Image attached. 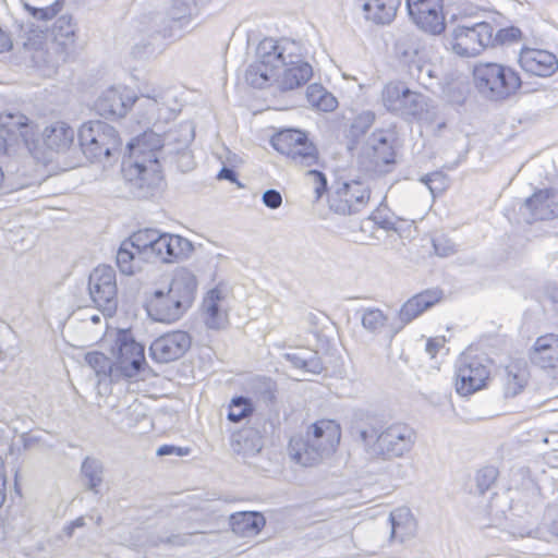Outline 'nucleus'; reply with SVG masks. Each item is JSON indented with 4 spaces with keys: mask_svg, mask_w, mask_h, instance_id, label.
Here are the masks:
<instances>
[{
    "mask_svg": "<svg viewBox=\"0 0 558 558\" xmlns=\"http://www.w3.org/2000/svg\"><path fill=\"white\" fill-rule=\"evenodd\" d=\"M191 449L189 447H178L174 445H162L157 449V456L165 457V456H178V457H184L190 453Z\"/></svg>",
    "mask_w": 558,
    "mask_h": 558,
    "instance_id": "53",
    "label": "nucleus"
},
{
    "mask_svg": "<svg viewBox=\"0 0 558 558\" xmlns=\"http://www.w3.org/2000/svg\"><path fill=\"white\" fill-rule=\"evenodd\" d=\"M492 361L486 356L463 353L456 363V391L468 397L486 387Z\"/></svg>",
    "mask_w": 558,
    "mask_h": 558,
    "instance_id": "12",
    "label": "nucleus"
},
{
    "mask_svg": "<svg viewBox=\"0 0 558 558\" xmlns=\"http://www.w3.org/2000/svg\"><path fill=\"white\" fill-rule=\"evenodd\" d=\"M384 106L391 112L423 119L428 113L427 98L398 84H387L383 90Z\"/></svg>",
    "mask_w": 558,
    "mask_h": 558,
    "instance_id": "17",
    "label": "nucleus"
},
{
    "mask_svg": "<svg viewBox=\"0 0 558 558\" xmlns=\"http://www.w3.org/2000/svg\"><path fill=\"white\" fill-rule=\"evenodd\" d=\"M85 361L88 366L95 371L96 375L101 378L110 377L111 380H118L120 375H116L114 362L108 356L98 351L88 352L85 355Z\"/></svg>",
    "mask_w": 558,
    "mask_h": 558,
    "instance_id": "41",
    "label": "nucleus"
},
{
    "mask_svg": "<svg viewBox=\"0 0 558 558\" xmlns=\"http://www.w3.org/2000/svg\"><path fill=\"white\" fill-rule=\"evenodd\" d=\"M193 251L194 246L190 240L178 234L160 233L155 243L153 257L162 263H173L189 258Z\"/></svg>",
    "mask_w": 558,
    "mask_h": 558,
    "instance_id": "22",
    "label": "nucleus"
},
{
    "mask_svg": "<svg viewBox=\"0 0 558 558\" xmlns=\"http://www.w3.org/2000/svg\"><path fill=\"white\" fill-rule=\"evenodd\" d=\"M368 221H373L379 228L386 231H397V222L393 217L387 210V208L378 207L376 208L367 219Z\"/></svg>",
    "mask_w": 558,
    "mask_h": 558,
    "instance_id": "48",
    "label": "nucleus"
},
{
    "mask_svg": "<svg viewBox=\"0 0 558 558\" xmlns=\"http://www.w3.org/2000/svg\"><path fill=\"white\" fill-rule=\"evenodd\" d=\"M136 100H143L147 111L145 119L169 121L177 116V95L171 88H146L137 98L135 94L124 86H113L101 93L95 102L96 112L107 119L123 118Z\"/></svg>",
    "mask_w": 558,
    "mask_h": 558,
    "instance_id": "2",
    "label": "nucleus"
},
{
    "mask_svg": "<svg viewBox=\"0 0 558 558\" xmlns=\"http://www.w3.org/2000/svg\"><path fill=\"white\" fill-rule=\"evenodd\" d=\"M367 20L376 24H389L396 17L402 0H361Z\"/></svg>",
    "mask_w": 558,
    "mask_h": 558,
    "instance_id": "32",
    "label": "nucleus"
},
{
    "mask_svg": "<svg viewBox=\"0 0 558 558\" xmlns=\"http://www.w3.org/2000/svg\"><path fill=\"white\" fill-rule=\"evenodd\" d=\"M5 483L7 478L3 473V461L0 458V507L3 505L5 500Z\"/></svg>",
    "mask_w": 558,
    "mask_h": 558,
    "instance_id": "56",
    "label": "nucleus"
},
{
    "mask_svg": "<svg viewBox=\"0 0 558 558\" xmlns=\"http://www.w3.org/2000/svg\"><path fill=\"white\" fill-rule=\"evenodd\" d=\"M226 293L220 287L209 290L203 300V310L205 313V324L210 329H220L223 327L227 314L223 310Z\"/></svg>",
    "mask_w": 558,
    "mask_h": 558,
    "instance_id": "29",
    "label": "nucleus"
},
{
    "mask_svg": "<svg viewBox=\"0 0 558 558\" xmlns=\"http://www.w3.org/2000/svg\"><path fill=\"white\" fill-rule=\"evenodd\" d=\"M306 99L312 107L324 112H330L337 108L338 101L320 84H312L306 89Z\"/></svg>",
    "mask_w": 558,
    "mask_h": 558,
    "instance_id": "40",
    "label": "nucleus"
},
{
    "mask_svg": "<svg viewBox=\"0 0 558 558\" xmlns=\"http://www.w3.org/2000/svg\"><path fill=\"white\" fill-rule=\"evenodd\" d=\"M340 436V426L335 421H317L305 435L290 439L289 453L296 463L312 466L336 450Z\"/></svg>",
    "mask_w": 558,
    "mask_h": 558,
    "instance_id": "5",
    "label": "nucleus"
},
{
    "mask_svg": "<svg viewBox=\"0 0 558 558\" xmlns=\"http://www.w3.org/2000/svg\"><path fill=\"white\" fill-rule=\"evenodd\" d=\"M196 290V276L185 267L177 268L167 291L157 289L150 295L147 313L156 322L174 323L193 305Z\"/></svg>",
    "mask_w": 558,
    "mask_h": 558,
    "instance_id": "4",
    "label": "nucleus"
},
{
    "mask_svg": "<svg viewBox=\"0 0 558 558\" xmlns=\"http://www.w3.org/2000/svg\"><path fill=\"white\" fill-rule=\"evenodd\" d=\"M403 327H404V326H402V325H401L399 328H397V329H396V331H395V332H399V331H400V329H401V328H403Z\"/></svg>",
    "mask_w": 558,
    "mask_h": 558,
    "instance_id": "63",
    "label": "nucleus"
},
{
    "mask_svg": "<svg viewBox=\"0 0 558 558\" xmlns=\"http://www.w3.org/2000/svg\"><path fill=\"white\" fill-rule=\"evenodd\" d=\"M81 475L84 486L94 494L100 493L104 482L105 468L102 462L94 457H86L81 464Z\"/></svg>",
    "mask_w": 558,
    "mask_h": 558,
    "instance_id": "36",
    "label": "nucleus"
},
{
    "mask_svg": "<svg viewBox=\"0 0 558 558\" xmlns=\"http://www.w3.org/2000/svg\"><path fill=\"white\" fill-rule=\"evenodd\" d=\"M403 62L408 66L409 75L416 80L417 83L425 88H429L433 85L434 78H436L435 66L424 61L416 49L411 53L408 51L403 52Z\"/></svg>",
    "mask_w": 558,
    "mask_h": 558,
    "instance_id": "33",
    "label": "nucleus"
},
{
    "mask_svg": "<svg viewBox=\"0 0 558 558\" xmlns=\"http://www.w3.org/2000/svg\"><path fill=\"white\" fill-rule=\"evenodd\" d=\"M441 347V343L436 339H428L426 342V352L430 355V357H435L436 353L438 352L439 348Z\"/></svg>",
    "mask_w": 558,
    "mask_h": 558,
    "instance_id": "57",
    "label": "nucleus"
},
{
    "mask_svg": "<svg viewBox=\"0 0 558 558\" xmlns=\"http://www.w3.org/2000/svg\"><path fill=\"white\" fill-rule=\"evenodd\" d=\"M3 178H4V174H3L2 168L0 167V186L2 185Z\"/></svg>",
    "mask_w": 558,
    "mask_h": 558,
    "instance_id": "62",
    "label": "nucleus"
},
{
    "mask_svg": "<svg viewBox=\"0 0 558 558\" xmlns=\"http://www.w3.org/2000/svg\"><path fill=\"white\" fill-rule=\"evenodd\" d=\"M359 437L371 457L387 461L409 453L415 445L416 432L401 422L385 426L380 418L372 416L359 428Z\"/></svg>",
    "mask_w": 558,
    "mask_h": 558,
    "instance_id": "3",
    "label": "nucleus"
},
{
    "mask_svg": "<svg viewBox=\"0 0 558 558\" xmlns=\"http://www.w3.org/2000/svg\"><path fill=\"white\" fill-rule=\"evenodd\" d=\"M553 302L558 311V290L551 295Z\"/></svg>",
    "mask_w": 558,
    "mask_h": 558,
    "instance_id": "61",
    "label": "nucleus"
},
{
    "mask_svg": "<svg viewBox=\"0 0 558 558\" xmlns=\"http://www.w3.org/2000/svg\"><path fill=\"white\" fill-rule=\"evenodd\" d=\"M433 246L435 253L441 257H447L456 252L454 245L445 240L444 238L434 239Z\"/></svg>",
    "mask_w": 558,
    "mask_h": 558,
    "instance_id": "52",
    "label": "nucleus"
},
{
    "mask_svg": "<svg viewBox=\"0 0 558 558\" xmlns=\"http://www.w3.org/2000/svg\"><path fill=\"white\" fill-rule=\"evenodd\" d=\"M190 535L187 534H173L170 536H167L166 538H160V543L169 544L172 546H184L189 543Z\"/></svg>",
    "mask_w": 558,
    "mask_h": 558,
    "instance_id": "54",
    "label": "nucleus"
},
{
    "mask_svg": "<svg viewBox=\"0 0 558 558\" xmlns=\"http://www.w3.org/2000/svg\"><path fill=\"white\" fill-rule=\"evenodd\" d=\"M464 95L462 93H459V95L456 98H450V100L457 105H462L464 102Z\"/></svg>",
    "mask_w": 558,
    "mask_h": 558,
    "instance_id": "60",
    "label": "nucleus"
},
{
    "mask_svg": "<svg viewBox=\"0 0 558 558\" xmlns=\"http://www.w3.org/2000/svg\"><path fill=\"white\" fill-rule=\"evenodd\" d=\"M298 57L294 59L286 57L283 60H278L279 70L276 78L278 88L282 92L292 90L306 84L313 76L312 65L303 60L302 46L298 43Z\"/></svg>",
    "mask_w": 558,
    "mask_h": 558,
    "instance_id": "20",
    "label": "nucleus"
},
{
    "mask_svg": "<svg viewBox=\"0 0 558 558\" xmlns=\"http://www.w3.org/2000/svg\"><path fill=\"white\" fill-rule=\"evenodd\" d=\"M85 523H84V519L83 518H77L75 519L74 521H72L65 529V533L71 536L73 534V531L76 529V527H81L83 526Z\"/></svg>",
    "mask_w": 558,
    "mask_h": 558,
    "instance_id": "58",
    "label": "nucleus"
},
{
    "mask_svg": "<svg viewBox=\"0 0 558 558\" xmlns=\"http://www.w3.org/2000/svg\"><path fill=\"white\" fill-rule=\"evenodd\" d=\"M474 85L480 95L490 101H505L522 86L519 73L497 62L478 63L473 69Z\"/></svg>",
    "mask_w": 558,
    "mask_h": 558,
    "instance_id": "7",
    "label": "nucleus"
},
{
    "mask_svg": "<svg viewBox=\"0 0 558 558\" xmlns=\"http://www.w3.org/2000/svg\"><path fill=\"white\" fill-rule=\"evenodd\" d=\"M442 298L439 289H427L409 299L399 311V319L402 326L410 324L428 308L433 307Z\"/></svg>",
    "mask_w": 558,
    "mask_h": 558,
    "instance_id": "25",
    "label": "nucleus"
},
{
    "mask_svg": "<svg viewBox=\"0 0 558 558\" xmlns=\"http://www.w3.org/2000/svg\"><path fill=\"white\" fill-rule=\"evenodd\" d=\"M529 371L525 363L515 361L507 365L501 373V387L505 398H514L527 385Z\"/></svg>",
    "mask_w": 558,
    "mask_h": 558,
    "instance_id": "28",
    "label": "nucleus"
},
{
    "mask_svg": "<svg viewBox=\"0 0 558 558\" xmlns=\"http://www.w3.org/2000/svg\"><path fill=\"white\" fill-rule=\"evenodd\" d=\"M112 411L117 414L123 415L120 422L126 427H133L147 417L143 403L137 399H133V401L124 409L112 407Z\"/></svg>",
    "mask_w": 558,
    "mask_h": 558,
    "instance_id": "44",
    "label": "nucleus"
},
{
    "mask_svg": "<svg viewBox=\"0 0 558 558\" xmlns=\"http://www.w3.org/2000/svg\"><path fill=\"white\" fill-rule=\"evenodd\" d=\"M231 530L241 537H252L257 535L265 526L264 515L256 511L236 512L229 518Z\"/></svg>",
    "mask_w": 558,
    "mask_h": 558,
    "instance_id": "30",
    "label": "nucleus"
},
{
    "mask_svg": "<svg viewBox=\"0 0 558 558\" xmlns=\"http://www.w3.org/2000/svg\"><path fill=\"white\" fill-rule=\"evenodd\" d=\"M75 24L69 15L60 16L52 25L50 35L64 53V59L75 51Z\"/></svg>",
    "mask_w": 558,
    "mask_h": 558,
    "instance_id": "31",
    "label": "nucleus"
},
{
    "mask_svg": "<svg viewBox=\"0 0 558 558\" xmlns=\"http://www.w3.org/2000/svg\"><path fill=\"white\" fill-rule=\"evenodd\" d=\"M194 137L190 124L171 129L162 135L149 131L128 143V160L123 161L129 169L128 175L132 184L140 189L138 197H149L159 187L162 177L160 159L172 155L185 157L186 148Z\"/></svg>",
    "mask_w": 558,
    "mask_h": 558,
    "instance_id": "1",
    "label": "nucleus"
},
{
    "mask_svg": "<svg viewBox=\"0 0 558 558\" xmlns=\"http://www.w3.org/2000/svg\"><path fill=\"white\" fill-rule=\"evenodd\" d=\"M191 343L192 338L186 331L168 332L151 342L150 356L158 363H170L182 357L191 348Z\"/></svg>",
    "mask_w": 558,
    "mask_h": 558,
    "instance_id": "21",
    "label": "nucleus"
},
{
    "mask_svg": "<svg viewBox=\"0 0 558 558\" xmlns=\"http://www.w3.org/2000/svg\"><path fill=\"white\" fill-rule=\"evenodd\" d=\"M160 232L156 229H145L134 232L128 240H125L133 248L136 250L143 259L153 257L155 251V243L158 241Z\"/></svg>",
    "mask_w": 558,
    "mask_h": 558,
    "instance_id": "38",
    "label": "nucleus"
},
{
    "mask_svg": "<svg viewBox=\"0 0 558 558\" xmlns=\"http://www.w3.org/2000/svg\"><path fill=\"white\" fill-rule=\"evenodd\" d=\"M307 179L313 183L316 197L319 198L327 191V178L319 170H308Z\"/></svg>",
    "mask_w": 558,
    "mask_h": 558,
    "instance_id": "50",
    "label": "nucleus"
},
{
    "mask_svg": "<svg viewBox=\"0 0 558 558\" xmlns=\"http://www.w3.org/2000/svg\"><path fill=\"white\" fill-rule=\"evenodd\" d=\"M253 413V404L248 398L235 397L231 400L228 412V420L239 423Z\"/></svg>",
    "mask_w": 558,
    "mask_h": 558,
    "instance_id": "45",
    "label": "nucleus"
},
{
    "mask_svg": "<svg viewBox=\"0 0 558 558\" xmlns=\"http://www.w3.org/2000/svg\"><path fill=\"white\" fill-rule=\"evenodd\" d=\"M519 63L526 73L541 77L551 76L558 70L557 57L547 50L523 48Z\"/></svg>",
    "mask_w": 558,
    "mask_h": 558,
    "instance_id": "23",
    "label": "nucleus"
},
{
    "mask_svg": "<svg viewBox=\"0 0 558 558\" xmlns=\"http://www.w3.org/2000/svg\"><path fill=\"white\" fill-rule=\"evenodd\" d=\"M369 186L360 180L344 182L330 197V208L341 215L357 214L369 201Z\"/></svg>",
    "mask_w": 558,
    "mask_h": 558,
    "instance_id": "18",
    "label": "nucleus"
},
{
    "mask_svg": "<svg viewBox=\"0 0 558 558\" xmlns=\"http://www.w3.org/2000/svg\"><path fill=\"white\" fill-rule=\"evenodd\" d=\"M75 134V130L69 123L54 121L45 126L41 138L47 149L65 153L74 144Z\"/></svg>",
    "mask_w": 558,
    "mask_h": 558,
    "instance_id": "26",
    "label": "nucleus"
},
{
    "mask_svg": "<svg viewBox=\"0 0 558 558\" xmlns=\"http://www.w3.org/2000/svg\"><path fill=\"white\" fill-rule=\"evenodd\" d=\"M88 292L95 306L111 316L118 306L116 271L111 266H98L89 275Z\"/></svg>",
    "mask_w": 558,
    "mask_h": 558,
    "instance_id": "16",
    "label": "nucleus"
},
{
    "mask_svg": "<svg viewBox=\"0 0 558 558\" xmlns=\"http://www.w3.org/2000/svg\"><path fill=\"white\" fill-rule=\"evenodd\" d=\"M493 26L487 22L458 25L452 31L451 49L460 57H475L493 43Z\"/></svg>",
    "mask_w": 558,
    "mask_h": 558,
    "instance_id": "14",
    "label": "nucleus"
},
{
    "mask_svg": "<svg viewBox=\"0 0 558 558\" xmlns=\"http://www.w3.org/2000/svg\"><path fill=\"white\" fill-rule=\"evenodd\" d=\"M393 135L379 130L372 133L363 143L360 154V166L369 173H386L387 167L395 163Z\"/></svg>",
    "mask_w": 558,
    "mask_h": 558,
    "instance_id": "10",
    "label": "nucleus"
},
{
    "mask_svg": "<svg viewBox=\"0 0 558 558\" xmlns=\"http://www.w3.org/2000/svg\"><path fill=\"white\" fill-rule=\"evenodd\" d=\"M522 32L515 26L500 28L497 33L493 34V43L490 47L511 45L518 43L521 39Z\"/></svg>",
    "mask_w": 558,
    "mask_h": 558,
    "instance_id": "47",
    "label": "nucleus"
},
{
    "mask_svg": "<svg viewBox=\"0 0 558 558\" xmlns=\"http://www.w3.org/2000/svg\"><path fill=\"white\" fill-rule=\"evenodd\" d=\"M217 178L219 180H228L230 182H236V173L232 168L222 167Z\"/></svg>",
    "mask_w": 558,
    "mask_h": 558,
    "instance_id": "55",
    "label": "nucleus"
},
{
    "mask_svg": "<svg viewBox=\"0 0 558 558\" xmlns=\"http://www.w3.org/2000/svg\"><path fill=\"white\" fill-rule=\"evenodd\" d=\"M421 182L428 187L433 196L442 193L447 187V179L442 172L426 174L421 178Z\"/></svg>",
    "mask_w": 558,
    "mask_h": 558,
    "instance_id": "49",
    "label": "nucleus"
},
{
    "mask_svg": "<svg viewBox=\"0 0 558 558\" xmlns=\"http://www.w3.org/2000/svg\"><path fill=\"white\" fill-rule=\"evenodd\" d=\"M530 360L541 368L558 367V335L539 336L530 351Z\"/></svg>",
    "mask_w": 558,
    "mask_h": 558,
    "instance_id": "27",
    "label": "nucleus"
},
{
    "mask_svg": "<svg viewBox=\"0 0 558 558\" xmlns=\"http://www.w3.org/2000/svg\"><path fill=\"white\" fill-rule=\"evenodd\" d=\"M232 450L243 457H253L263 448V441L254 429H243L232 437Z\"/></svg>",
    "mask_w": 558,
    "mask_h": 558,
    "instance_id": "37",
    "label": "nucleus"
},
{
    "mask_svg": "<svg viewBox=\"0 0 558 558\" xmlns=\"http://www.w3.org/2000/svg\"><path fill=\"white\" fill-rule=\"evenodd\" d=\"M112 354L116 375L123 378L136 377L146 364L144 345L135 341L128 329L118 331Z\"/></svg>",
    "mask_w": 558,
    "mask_h": 558,
    "instance_id": "13",
    "label": "nucleus"
},
{
    "mask_svg": "<svg viewBox=\"0 0 558 558\" xmlns=\"http://www.w3.org/2000/svg\"><path fill=\"white\" fill-rule=\"evenodd\" d=\"M298 41L281 38L263 39L256 49L257 60L248 65L245 71V81L255 88H265L272 82L276 83L278 76V60H283L284 56L289 58L298 57Z\"/></svg>",
    "mask_w": 558,
    "mask_h": 558,
    "instance_id": "6",
    "label": "nucleus"
},
{
    "mask_svg": "<svg viewBox=\"0 0 558 558\" xmlns=\"http://www.w3.org/2000/svg\"><path fill=\"white\" fill-rule=\"evenodd\" d=\"M263 399L266 403H272L276 399L275 392L271 389L270 384H268L267 389L263 393Z\"/></svg>",
    "mask_w": 558,
    "mask_h": 558,
    "instance_id": "59",
    "label": "nucleus"
},
{
    "mask_svg": "<svg viewBox=\"0 0 558 558\" xmlns=\"http://www.w3.org/2000/svg\"><path fill=\"white\" fill-rule=\"evenodd\" d=\"M408 14L422 31L437 35L445 29L442 0H405Z\"/></svg>",
    "mask_w": 558,
    "mask_h": 558,
    "instance_id": "19",
    "label": "nucleus"
},
{
    "mask_svg": "<svg viewBox=\"0 0 558 558\" xmlns=\"http://www.w3.org/2000/svg\"><path fill=\"white\" fill-rule=\"evenodd\" d=\"M143 259L135 248L131 246L125 240L121 243L116 260L120 271L124 275H134L137 267V260Z\"/></svg>",
    "mask_w": 558,
    "mask_h": 558,
    "instance_id": "42",
    "label": "nucleus"
},
{
    "mask_svg": "<svg viewBox=\"0 0 558 558\" xmlns=\"http://www.w3.org/2000/svg\"><path fill=\"white\" fill-rule=\"evenodd\" d=\"M77 138L83 154L92 162L108 159L122 145L117 130L102 121L84 123L77 132Z\"/></svg>",
    "mask_w": 558,
    "mask_h": 558,
    "instance_id": "8",
    "label": "nucleus"
},
{
    "mask_svg": "<svg viewBox=\"0 0 558 558\" xmlns=\"http://www.w3.org/2000/svg\"><path fill=\"white\" fill-rule=\"evenodd\" d=\"M391 526L390 537L399 542L411 538L416 531L415 520L409 508L401 507L392 510L389 514Z\"/></svg>",
    "mask_w": 558,
    "mask_h": 558,
    "instance_id": "34",
    "label": "nucleus"
},
{
    "mask_svg": "<svg viewBox=\"0 0 558 558\" xmlns=\"http://www.w3.org/2000/svg\"><path fill=\"white\" fill-rule=\"evenodd\" d=\"M498 476V470L494 466H485L477 471L475 476L476 493L485 494L495 484Z\"/></svg>",
    "mask_w": 558,
    "mask_h": 558,
    "instance_id": "46",
    "label": "nucleus"
},
{
    "mask_svg": "<svg viewBox=\"0 0 558 558\" xmlns=\"http://www.w3.org/2000/svg\"><path fill=\"white\" fill-rule=\"evenodd\" d=\"M558 194L554 190H539L524 202L532 220H549L558 217Z\"/></svg>",
    "mask_w": 558,
    "mask_h": 558,
    "instance_id": "24",
    "label": "nucleus"
},
{
    "mask_svg": "<svg viewBox=\"0 0 558 558\" xmlns=\"http://www.w3.org/2000/svg\"><path fill=\"white\" fill-rule=\"evenodd\" d=\"M263 203L270 209H277L282 204V196L279 191L269 189L263 193Z\"/></svg>",
    "mask_w": 558,
    "mask_h": 558,
    "instance_id": "51",
    "label": "nucleus"
},
{
    "mask_svg": "<svg viewBox=\"0 0 558 558\" xmlns=\"http://www.w3.org/2000/svg\"><path fill=\"white\" fill-rule=\"evenodd\" d=\"M375 121V114L371 111L360 113L351 123L347 137L349 140L348 148L354 150L362 142V137L371 129Z\"/></svg>",
    "mask_w": 558,
    "mask_h": 558,
    "instance_id": "39",
    "label": "nucleus"
},
{
    "mask_svg": "<svg viewBox=\"0 0 558 558\" xmlns=\"http://www.w3.org/2000/svg\"><path fill=\"white\" fill-rule=\"evenodd\" d=\"M359 313L363 328L371 333H379L387 323V316L379 308L367 307L361 310Z\"/></svg>",
    "mask_w": 558,
    "mask_h": 558,
    "instance_id": "43",
    "label": "nucleus"
},
{
    "mask_svg": "<svg viewBox=\"0 0 558 558\" xmlns=\"http://www.w3.org/2000/svg\"><path fill=\"white\" fill-rule=\"evenodd\" d=\"M283 357L292 364L307 373L319 374L323 371V363L316 351L308 348H299L293 352H287Z\"/></svg>",
    "mask_w": 558,
    "mask_h": 558,
    "instance_id": "35",
    "label": "nucleus"
},
{
    "mask_svg": "<svg viewBox=\"0 0 558 558\" xmlns=\"http://www.w3.org/2000/svg\"><path fill=\"white\" fill-rule=\"evenodd\" d=\"M35 132L29 119L22 113L0 116V155L17 153L21 147L32 151L36 147Z\"/></svg>",
    "mask_w": 558,
    "mask_h": 558,
    "instance_id": "11",
    "label": "nucleus"
},
{
    "mask_svg": "<svg viewBox=\"0 0 558 558\" xmlns=\"http://www.w3.org/2000/svg\"><path fill=\"white\" fill-rule=\"evenodd\" d=\"M28 17L23 22L21 28L27 36L25 45H36L41 38L48 35V23L57 15L61 9L60 0H21Z\"/></svg>",
    "mask_w": 558,
    "mask_h": 558,
    "instance_id": "15",
    "label": "nucleus"
},
{
    "mask_svg": "<svg viewBox=\"0 0 558 558\" xmlns=\"http://www.w3.org/2000/svg\"><path fill=\"white\" fill-rule=\"evenodd\" d=\"M270 143L278 153L287 156L296 167L307 168L318 162L319 154L316 145L301 130H282L271 137Z\"/></svg>",
    "mask_w": 558,
    "mask_h": 558,
    "instance_id": "9",
    "label": "nucleus"
},
{
    "mask_svg": "<svg viewBox=\"0 0 558 558\" xmlns=\"http://www.w3.org/2000/svg\"><path fill=\"white\" fill-rule=\"evenodd\" d=\"M438 128H439V129L445 128V123H440V124L438 125Z\"/></svg>",
    "mask_w": 558,
    "mask_h": 558,
    "instance_id": "64",
    "label": "nucleus"
}]
</instances>
